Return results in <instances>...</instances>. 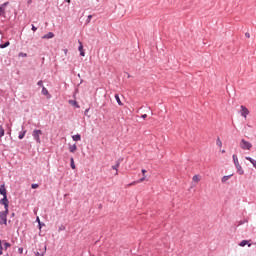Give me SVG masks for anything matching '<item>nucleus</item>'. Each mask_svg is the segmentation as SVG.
Wrapping results in <instances>:
<instances>
[{"label":"nucleus","instance_id":"nucleus-24","mask_svg":"<svg viewBox=\"0 0 256 256\" xmlns=\"http://www.w3.org/2000/svg\"><path fill=\"white\" fill-rule=\"evenodd\" d=\"M228 179H231V175L224 176V177L222 178V183H227V180H228Z\"/></svg>","mask_w":256,"mask_h":256},{"label":"nucleus","instance_id":"nucleus-38","mask_svg":"<svg viewBox=\"0 0 256 256\" xmlns=\"http://www.w3.org/2000/svg\"><path fill=\"white\" fill-rule=\"evenodd\" d=\"M33 3V0H28V5H31Z\"/></svg>","mask_w":256,"mask_h":256},{"label":"nucleus","instance_id":"nucleus-29","mask_svg":"<svg viewBox=\"0 0 256 256\" xmlns=\"http://www.w3.org/2000/svg\"><path fill=\"white\" fill-rule=\"evenodd\" d=\"M4 247H5V249H7L8 247H11V244L9 242H5Z\"/></svg>","mask_w":256,"mask_h":256},{"label":"nucleus","instance_id":"nucleus-37","mask_svg":"<svg viewBox=\"0 0 256 256\" xmlns=\"http://www.w3.org/2000/svg\"><path fill=\"white\" fill-rule=\"evenodd\" d=\"M142 119H147V114L142 115Z\"/></svg>","mask_w":256,"mask_h":256},{"label":"nucleus","instance_id":"nucleus-45","mask_svg":"<svg viewBox=\"0 0 256 256\" xmlns=\"http://www.w3.org/2000/svg\"><path fill=\"white\" fill-rule=\"evenodd\" d=\"M221 153H225V150H222Z\"/></svg>","mask_w":256,"mask_h":256},{"label":"nucleus","instance_id":"nucleus-17","mask_svg":"<svg viewBox=\"0 0 256 256\" xmlns=\"http://www.w3.org/2000/svg\"><path fill=\"white\" fill-rule=\"evenodd\" d=\"M1 137H5V128H3V125H0V139Z\"/></svg>","mask_w":256,"mask_h":256},{"label":"nucleus","instance_id":"nucleus-42","mask_svg":"<svg viewBox=\"0 0 256 256\" xmlns=\"http://www.w3.org/2000/svg\"><path fill=\"white\" fill-rule=\"evenodd\" d=\"M66 3H71V0H66Z\"/></svg>","mask_w":256,"mask_h":256},{"label":"nucleus","instance_id":"nucleus-12","mask_svg":"<svg viewBox=\"0 0 256 256\" xmlns=\"http://www.w3.org/2000/svg\"><path fill=\"white\" fill-rule=\"evenodd\" d=\"M45 253H47V246L41 252H35V256H45Z\"/></svg>","mask_w":256,"mask_h":256},{"label":"nucleus","instance_id":"nucleus-15","mask_svg":"<svg viewBox=\"0 0 256 256\" xmlns=\"http://www.w3.org/2000/svg\"><path fill=\"white\" fill-rule=\"evenodd\" d=\"M245 245H248V247H251V244H249V241L242 240L239 244L240 247H245Z\"/></svg>","mask_w":256,"mask_h":256},{"label":"nucleus","instance_id":"nucleus-44","mask_svg":"<svg viewBox=\"0 0 256 256\" xmlns=\"http://www.w3.org/2000/svg\"><path fill=\"white\" fill-rule=\"evenodd\" d=\"M64 53L67 54V50H64Z\"/></svg>","mask_w":256,"mask_h":256},{"label":"nucleus","instance_id":"nucleus-14","mask_svg":"<svg viewBox=\"0 0 256 256\" xmlns=\"http://www.w3.org/2000/svg\"><path fill=\"white\" fill-rule=\"evenodd\" d=\"M69 151H70V153H75V151H77V144L70 145Z\"/></svg>","mask_w":256,"mask_h":256},{"label":"nucleus","instance_id":"nucleus-9","mask_svg":"<svg viewBox=\"0 0 256 256\" xmlns=\"http://www.w3.org/2000/svg\"><path fill=\"white\" fill-rule=\"evenodd\" d=\"M79 47L78 50L80 51V55L81 57H85V51H83V43L81 41H79Z\"/></svg>","mask_w":256,"mask_h":256},{"label":"nucleus","instance_id":"nucleus-41","mask_svg":"<svg viewBox=\"0 0 256 256\" xmlns=\"http://www.w3.org/2000/svg\"><path fill=\"white\" fill-rule=\"evenodd\" d=\"M37 221H38V223L41 225V221L39 220V217H37Z\"/></svg>","mask_w":256,"mask_h":256},{"label":"nucleus","instance_id":"nucleus-22","mask_svg":"<svg viewBox=\"0 0 256 256\" xmlns=\"http://www.w3.org/2000/svg\"><path fill=\"white\" fill-rule=\"evenodd\" d=\"M42 95H49V90H47L45 87H42Z\"/></svg>","mask_w":256,"mask_h":256},{"label":"nucleus","instance_id":"nucleus-3","mask_svg":"<svg viewBox=\"0 0 256 256\" xmlns=\"http://www.w3.org/2000/svg\"><path fill=\"white\" fill-rule=\"evenodd\" d=\"M7 215H9V210L0 212V225H7Z\"/></svg>","mask_w":256,"mask_h":256},{"label":"nucleus","instance_id":"nucleus-6","mask_svg":"<svg viewBox=\"0 0 256 256\" xmlns=\"http://www.w3.org/2000/svg\"><path fill=\"white\" fill-rule=\"evenodd\" d=\"M240 109L242 117H244V119H247V115H249V109H247V107L245 106H241Z\"/></svg>","mask_w":256,"mask_h":256},{"label":"nucleus","instance_id":"nucleus-20","mask_svg":"<svg viewBox=\"0 0 256 256\" xmlns=\"http://www.w3.org/2000/svg\"><path fill=\"white\" fill-rule=\"evenodd\" d=\"M73 141H81V135L77 134L72 136Z\"/></svg>","mask_w":256,"mask_h":256},{"label":"nucleus","instance_id":"nucleus-11","mask_svg":"<svg viewBox=\"0 0 256 256\" xmlns=\"http://www.w3.org/2000/svg\"><path fill=\"white\" fill-rule=\"evenodd\" d=\"M192 181H193L194 183H199V181H201V175H199V174L194 175V176L192 177Z\"/></svg>","mask_w":256,"mask_h":256},{"label":"nucleus","instance_id":"nucleus-21","mask_svg":"<svg viewBox=\"0 0 256 256\" xmlns=\"http://www.w3.org/2000/svg\"><path fill=\"white\" fill-rule=\"evenodd\" d=\"M70 167L71 169H75V160L73 158H70Z\"/></svg>","mask_w":256,"mask_h":256},{"label":"nucleus","instance_id":"nucleus-13","mask_svg":"<svg viewBox=\"0 0 256 256\" xmlns=\"http://www.w3.org/2000/svg\"><path fill=\"white\" fill-rule=\"evenodd\" d=\"M120 165H121V163L117 162L116 165L112 166V169H114V171H116L115 175H119L118 169H119Z\"/></svg>","mask_w":256,"mask_h":256},{"label":"nucleus","instance_id":"nucleus-43","mask_svg":"<svg viewBox=\"0 0 256 256\" xmlns=\"http://www.w3.org/2000/svg\"><path fill=\"white\" fill-rule=\"evenodd\" d=\"M73 105H77V102H73Z\"/></svg>","mask_w":256,"mask_h":256},{"label":"nucleus","instance_id":"nucleus-18","mask_svg":"<svg viewBox=\"0 0 256 256\" xmlns=\"http://www.w3.org/2000/svg\"><path fill=\"white\" fill-rule=\"evenodd\" d=\"M246 160L250 161V163H252L253 167H255V169H256V160H253V158H251V157H246Z\"/></svg>","mask_w":256,"mask_h":256},{"label":"nucleus","instance_id":"nucleus-34","mask_svg":"<svg viewBox=\"0 0 256 256\" xmlns=\"http://www.w3.org/2000/svg\"><path fill=\"white\" fill-rule=\"evenodd\" d=\"M0 255H3V246H0Z\"/></svg>","mask_w":256,"mask_h":256},{"label":"nucleus","instance_id":"nucleus-31","mask_svg":"<svg viewBox=\"0 0 256 256\" xmlns=\"http://www.w3.org/2000/svg\"><path fill=\"white\" fill-rule=\"evenodd\" d=\"M31 187L32 189H37L39 187V184H32Z\"/></svg>","mask_w":256,"mask_h":256},{"label":"nucleus","instance_id":"nucleus-46","mask_svg":"<svg viewBox=\"0 0 256 256\" xmlns=\"http://www.w3.org/2000/svg\"><path fill=\"white\" fill-rule=\"evenodd\" d=\"M0 247H2V245H1V240H0Z\"/></svg>","mask_w":256,"mask_h":256},{"label":"nucleus","instance_id":"nucleus-25","mask_svg":"<svg viewBox=\"0 0 256 256\" xmlns=\"http://www.w3.org/2000/svg\"><path fill=\"white\" fill-rule=\"evenodd\" d=\"M9 45V42H6L5 44H0V49H5V47H9Z\"/></svg>","mask_w":256,"mask_h":256},{"label":"nucleus","instance_id":"nucleus-4","mask_svg":"<svg viewBox=\"0 0 256 256\" xmlns=\"http://www.w3.org/2000/svg\"><path fill=\"white\" fill-rule=\"evenodd\" d=\"M41 135H43V131L41 130H34L32 132V136L39 145H41Z\"/></svg>","mask_w":256,"mask_h":256},{"label":"nucleus","instance_id":"nucleus-2","mask_svg":"<svg viewBox=\"0 0 256 256\" xmlns=\"http://www.w3.org/2000/svg\"><path fill=\"white\" fill-rule=\"evenodd\" d=\"M240 147L241 149H243L244 151H251V149L253 148V144H251V142L242 139L240 141Z\"/></svg>","mask_w":256,"mask_h":256},{"label":"nucleus","instance_id":"nucleus-16","mask_svg":"<svg viewBox=\"0 0 256 256\" xmlns=\"http://www.w3.org/2000/svg\"><path fill=\"white\" fill-rule=\"evenodd\" d=\"M115 99H116L118 105H120V107H123V102H121V98H119L118 94L115 95Z\"/></svg>","mask_w":256,"mask_h":256},{"label":"nucleus","instance_id":"nucleus-10","mask_svg":"<svg viewBox=\"0 0 256 256\" xmlns=\"http://www.w3.org/2000/svg\"><path fill=\"white\" fill-rule=\"evenodd\" d=\"M53 37H55V34L53 32H49L48 34L42 36V39H53Z\"/></svg>","mask_w":256,"mask_h":256},{"label":"nucleus","instance_id":"nucleus-40","mask_svg":"<svg viewBox=\"0 0 256 256\" xmlns=\"http://www.w3.org/2000/svg\"><path fill=\"white\" fill-rule=\"evenodd\" d=\"M87 113H89V109H86V110H85V115H87Z\"/></svg>","mask_w":256,"mask_h":256},{"label":"nucleus","instance_id":"nucleus-28","mask_svg":"<svg viewBox=\"0 0 256 256\" xmlns=\"http://www.w3.org/2000/svg\"><path fill=\"white\" fill-rule=\"evenodd\" d=\"M137 183H141V182L133 181V182H131L130 184H128V187H131V186H133V185H137Z\"/></svg>","mask_w":256,"mask_h":256},{"label":"nucleus","instance_id":"nucleus-26","mask_svg":"<svg viewBox=\"0 0 256 256\" xmlns=\"http://www.w3.org/2000/svg\"><path fill=\"white\" fill-rule=\"evenodd\" d=\"M5 15V8L0 6V16Z\"/></svg>","mask_w":256,"mask_h":256},{"label":"nucleus","instance_id":"nucleus-27","mask_svg":"<svg viewBox=\"0 0 256 256\" xmlns=\"http://www.w3.org/2000/svg\"><path fill=\"white\" fill-rule=\"evenodd\" d=\"M18 57H27V53L20 52L18 54Z\"/></svg>","mask_w":256,"mask_h":256},{"label":"nucleus","instance_id":"nucleus-23","mask_svg":"<svg viewBox=\"0 0 256 256\" xmlns=\"http://www.w3.org/2000/svg\"><path fill=\"white\" fill-rule=\"evenodd\" d=\"M26 133H27V131H26V130H25V131H23V132H20V134H19L18 138H19V139H23V138L25 137Z\"/></svg>","mask_w":256,"mask_h":256},{"label":"nucleus","instance_id":"nucleus-39","mask_svg":"<svg viewBox=\"0 0 256 256\" xmlns=\"http://www.w3.org/2000/svg\"><path fill=\"white\" fill-rule=\"evenodd\" d=\"M92 17H93L92 15H89V16H88V22L91 21V18H92Z\"/></svg>","mask_w":256,"mask_h":256},{"label":"nucleus","instance_id":"nucleus-32","mask_svg":"<svg viewBox=\"0 0 256 256\" xmlns=\"http://www.w3.org/2000/svg\"><path fill=\"white\" fill-rule=\"evenodd\" d=\"M7 5H9V2L3 3L0 7H3L5 9V7H7Z\"/></svg>","mask_w":256,"mask_h":256},{"label":"nucleus","instance_id":"nucleus-5","mask_svg":"<svg viewBox=\"0 0 256 256\" xmlns=\"http://www.w3.org/2000/svg\"><path fill=\"white\" fill-rule=\"evenodd\" d=\"M0 205H4L5 211H9V200L7 196H3V199L0 200Z\"/></svg>","mask_w":256,"mask_h":256},{"label":"nucleus","instance_id":"nucleus-7","mask_svg":"<svg viewBox=\"0 0 256 256\" xmlns=\"http://www.w3.org/2000/svg\"><path fill=\"white\" fill-rule=\"evenodd\" d=\"M0 195L7 197V189L5 188V184L0 185Z\"/></svg>","mask_w":256,"mask_h":256},{"label":"nucleus","instance_id":"nucleus-8","mask_svg":"<svg viewBox=\"0 0 256 256\" xmlns=\"http://www.w3.org/2000/svg\"><path fill=\"white\" fill-rule=\"evenodd\" d=\"M147 173V170L142 169V178L137 180V183H143V181H146L147 176L145 175Z\"/></svg>","mask_w":256,"mask_h":256},{"label":"nucleus","instance_id":"nucleus-36","mask_svg":"<svg viewBox=\"0 0 256 256\" xmlns=\"http://www.w3.org/2000/svg\"><path fill=\"white\" fill-rule=\"evenodd\" d=\"M18 251H19L20 254H22L23 253V248H19Z\"/></svg>","mask_w":256,"mask_h":256},{"label":"nucleus","instance_id":"nucleus-35","mask_svg":"<svg viewBox=\"0 0 256 256\" xmlns=\"http://www.w3.org/2000/svg\"><path fill=\"white\" fill-rule=\"evenodd\" d=\"M32 31H37V27H35V25H32Z\"/></svg>","mask_w":256,"mask_h":256},{"label":"nucleus","instance_id":"nucleus-1","mask_svg":"<svg viewBox=\"0 0 256 256\" xmlns=\"http://www.w3.org/2000/svg\"><path fill=\"white\" fill-rule=\"evenodd\" d=\"M232 159H233L234 165L237 169V173L239 175H243L245 173V171L243 170V167H241V164H239V158H237V155L234 154L232 156Z\"/></svg>","mask_w":256,"mask_h":256},{"label":"nucleus","instance_id":"nucleus-47","mask_svg":"<svg viewBox=\"0 0 256 256\" xmlns=\"http://www.w3.org/2000/svg\"><path fill=\"white\" fill-rule=\"evenodd\" d=\"M7 256H9V255H7Z\"/></svg>","mask_w":256,"mask_h":256},{"label":"nucleus","instance_id":"nucleus-19","mask_svg":"<svg viewBox=\"0 0 256 256\" xmlns=\"http://www.w3.org/2000/svg\"><path fill=\"white\" fill-rule=\"evenodd\" d=\"M216 145H218V147L221 149V147H223V142L221 141V138H217L216 140Z\"/></svg>","mask_w":256,"mask_h":256},{"label":"nucleus","instance_id":"nucleus-33","mask_svg":"<svg viewBox=\"0 0 256 256\" xmlns=\"http://www.w3.org/2000/svg\"><path fill=\"white\" fill-rule=\"evenodd\" d=\"M245 37H247V39H249L251 37V34H249V32H246Z\"/></svg>","mask_w":256,"mask_h":256},{"label":"nucleus","instance_id":"nucleus-30","mask_svg":"<svg viewBox=\"0 0 256 256\" xmlns=\"http://www.w3.org/2000/svg\"><path fill=\"white\" fill-rule=\"evenodd\" d=\"M37 85H38L39 87H44V86H43V81H42V80L38 81Z\"/></svg>","mask_w":256,"mask_h":256}]
</instances>
